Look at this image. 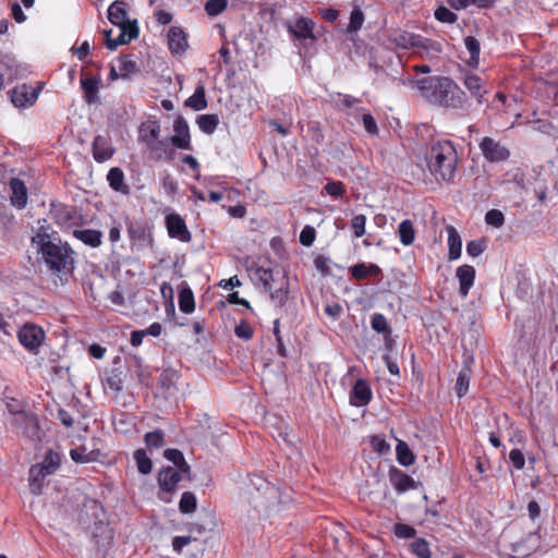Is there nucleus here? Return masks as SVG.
<instances>
[{"label": "nucleus", "instance_id": "nucleus-1", "mask_svg": "<svg viewBox=\"0 0 558 558\" xmlns=\"http://www.w3.org/2000/svg\"><path fill=\"white\" fill-rule=\"evenodd\" d=\"M48 269L61 280L66 279L74 269V252L60 238L38 231L32 239Z\"/></svg>", "mask_w": 558, "mask_h": 558}, {"label": "nucleus", "instance_id": "nucleus-2", "mask_svg": "<svg viewBox=\"0 0 558 558\" xmlns=\"http://www.w3.org/2000/svg\"><path fill=\"white\" fill-rule=\"evenodd\" d=\"M421 95L430 104L447 109H465V93L450 78L428 76L416 81Z\"/></svg>", "mask_w": 558, "mask_h": 558}, {"label": "nucleus", "instance_id": "nucleus-3", "mask_svg": "<svg viewBox=\"0 0 558 558\" xmlns=\"http://www.w3.org/2000/svg\"><path fill=\"white\" fill-rule=\"evenodd\" d=\"M425 160L436 180L451 181L453 179L458 155L451 142H433L426 150Z\"/></svg>", "mask_w": 558, "mask_h": 558}, {"label": "nucleus", "instance_id": "nucleus-4", "mask_svg": "<svg viewBox=\"0 0 558 558\" xmlns=\"http://www.w3.org/2000/svg\"><path fill=\"white\" fill-rule=\"evenodd\" d=\"M250 277L254 284L262 287L269 293L270 300L278 306H283L288 301L289 278L279 268L252 267Z\"/></svg>", "mask_w": 558, "mask_h": 558}, {"label": "nucleus", "instance_id": "nucleus-5", "mask_svg": "<svg viewBox=\"0 0 558 558\" xmlns=\"http://www.w3.org/2000/svg\"><path fill=\"white\" fill-rule=\"evenodd\" d=\"M389 40L399 48L413 49L421 57H436L442 52L440 43L427 39L407 31H398L390 35Z\"/></svg>", "mask_w": 558, "mask_h": 558}, {"label": "nucleus", "instance_id": "nucleus-6", "mask_svg": "<svg viewBox=\"0 0 558 558\" xmlns=\"http://www.w3.org/2000/svg\"><path fill=\"white\" fill-rule=\"evenodd\" d=\"M251 481L259 493V495L254 498L256 505L260 504L265 509H268L281 502L279 489L275 485L260 476H254Z\"/></svg>", "mask_w": 558, "mask_h": 558}, {"label": "nucleus", "instance_id": "nucleus-7", "mask_svg": "<svg viewBox=\"0 0 558 558\" xmlns=\"http://www.w3.org/2000/svg\"><path fill=\"white\" fill-rule=\"evenodd\" d=\"M20 343L29 352L36 354L45 340L44 330L33 324H25L17 333Z\"/></svg>", "mask_w": 558, "mask_h": 558}, {"label": "nucleus", "instance_id": "nucleus-8", "mask_svg": "<svg viewBox=\"0 0 558 558\" xmlns=\"http://www.w3.org/2000/svg\"><path fill=\"white\" fill-rule=\"evenodd\" d=\"M119 31V35L116 38L111 37V29L105 31L106 46L109 50H116L119 46L137 38L140 34L136 21L133 24L120 26Z\"/></svg>", "mask_w": 558, "mask_h": 558}, {"label": "nucleus", "instance_id": "nucleus-9", "mask_svg": "<svg viewBox=\"0 0 558 558\" xmlns=\"http://www.w3.org/2000/svg\"><path fill=\"white\" fill-rule=\"evenodd\" d=\"M480 148L485 159L490 162L505 161L510 156L509 150L492 137H484L480 143Z\"/></svg>", "mask_w": 558, "mask_h": 558}, {"label": "nucleus", "instance_id": "nucleus-10", "mask_svg": "<svg viewBox=\"0 0 558 558\" xmlns=\"http://www.w3.org/2000/svg\"><path fill=\"white\" fill-rule=\"evenodd\" d=\"M13 424L23 435L32 439L39 438V426L37 415L31 412H17L14 415Z\"/></svg>", "mask_w": 558, "mask_h": 558}, {"label": "nucleus", "instance_id": "nucleus-11", "mask_svg": "<svg viewBox=\"0 0 558 558\" xmlns=\"http://www.w3.org/2000/svg\"><path fill=\"white\" fill-rule=\"evenodd\" d=\"M39 89L31 85L22 84L13 88L11 94L12 104L16 108H27L35 104Z\"/></svg>", "mask_w": 558, "mask_h": 558}, {"label": "nucleus", "instance_id": "nucleus-12", "mask_svg": "<svg viewBox=\"0 0 558 558\" xmlns=\"http://www.w3.org/2000/svg\"><path fill=\"white\" fill-rule=\"evenodd\" d=\"M190 472H183L182 469L167 466L160 470L158 473V484L165 492H173L180 481L184 476L189 475Z\"/></svg>", "mask_w": 558, "mask_h": 558}, {"label": "nucleus", "instance_id": "nucleus-13", "mask_svg": "<svg viewBox=\"0 0 558 558\" xmlns=\"http://www.w3.org/2000/svg\"><path fill=\"white\" fill-rule=\"evenodd\" d=\"M174 135L171 136V144L179 149H191L190 129L183 117H178L173 122Z\"/></svg>", "mask_w": 558, "mask_h": 558}, {"label": "nucleus", "instance_id": "nucleus-14", "mask_svg": "<svg viewBox=\"0 0 558 558\" xmlns=\"http://www.w3.org/2000/svg\"><path fill=\"white\" fill-rule=\"evenodd\" d=\"M161 125L159 121L155 119H148L142 122L138 126L137 142L143 147L151 144L154 141L160 137Z\"/></svg>", "mask_w": 558, "mask_h": 558}, {"label": "nucleus", "instance_id": "nucleus-15", "mask_svg": "<svg viewBox=\"0 0 558 558\" xmlns=\"http://www.w3.org/2000/svg\"><path fill=\"white\" fill-rule=\"evenodd\" d=\"M168 233L171 238L181 242H190L191 233L187 230L185 221L178 214H170L166 217Z\"/></svg>", "mask_w": 558, "mask_h": 558}, {"label": "nucleus", "instance_id": "nucleus-16", "mask_svg": "<svg viewBox=\"0 0 558 558\" xmlns=\"http://www.w3.org/2000/svg\"><path fill=\"white\" fill-rule=\"evenodd\" d=\"M373 397L371 386L365 379H357L350 392V403L353 407L367 405Z\"/></svg>", "mask_w": 558, "mask_h": 558}, {"label": "nucleus", "instance_id": "nucleus-17", "mask_svg": "<svg viewBox=\"0 0 558 558\" xmlns=\"http://www.w3.org/2000/svg\"><path fill=\"white\" fill-rule=\"evenodd\" d=\"M169 50L174 54H182L186 51L187 36L181 27L172 26L167 36Z\"/></svg>", "mask_w": 558, "mask_h": 558}, {"label": "nucleus", "instance_id": "nucleus-18", "mask_svg": "<svg viewBox=\"0 0 558 558\" xmlns=\"http://www.w3.org/2000/svg\"><path fill=\"white\" fill-rule=\"evenodd\" d=\"M456 277L459 280V294L465 298L474 284L475 268L471 265L459 266L456 270Z\"/></svg>", "mask_w": 558, "mask_h": 558}, {"label": "nucleus", "instance_id": "nucleus-19", "mask_svg": "<svg viewBox=\"0 0 558 558\" xmlns=\"http://www.w3.org/2000/svg\"><path fill=\"white\" fill-rule=\"evenodd\" d=\"M10 190L12 192L10 201L12 206L22 209L27 204V186L24 181L19 178L10 180Z\"/></svg>", "mask_w": 558, "mask_h": 558}, {"label": "nucleus", "instance_id": "nucleus-20", "mask_svg": "<svg viewBox=\"0 0 558 558\" xmlns=\"http://www.w3.org/2000/svg\"><path fill=\"white\" fill-rule=\"evenodd\" d=\"M114 153L110 141L102 136L97 135L93 141V157L97 162H105L109 160Z\"/></svg>", "mask_w": 558, "mask_h": 558}, {"label": "nucleus", "instance_id": "nucleus-21", "mask_svg": "<svg viewBox=\"0 0 558 558\" xmlns=\"http://www.w3.org/2000/svg\"><path fill=\"white\" fill-rule=\"evenodd\" d=\"M149 157L155 161L171 160L173 150L170 148L166 140H156L151 144L144 147Z\"/></svg>", "mask_w": 558, "mask_h": 558}, {"label": "nucleus", "instance_id": "nucleus-22", "mask_svg": "<svg viewBox=\"0 0 558 558\" xmlns=\"http://www.w3.org/2000/svg\"><path fill=\"white\" fill-rule=\"evenodd\" d=\"M126 3L122 0L113 1L108 8V20L118 27L133 24L126 20Z\"/></svg>", "mask_w": 558, "mask_h": 558}, {"label": "nucleus", "instance_id": "nucleus-23", "mask_svg": "<svg viewBox=\"0 0 558 558\" xmlns=\"http://www.w3.org/2000/svg\"><path fill=\"white\" fill-rule=\"evenodd\" d=\"M101 85V77L99 75L82 77L81 86L84 92L85 101L88 105L95 104L98 101V92Z\"/></svg>", "mask_w": 558, "mask_h": 558}, {"label": "nucleus", "instance_id": "nucleus-24", "mask_svg": "<svg viewBox=\"0 0 558 558\" xmlns=\"http://www.w3.org/2000/svg\"><path fill=\"white\" fill-rule=\"evenodd\" d=\"M288 29L299 39H313L314 22L307 17H300L293 25H288Z\"/></svg>", "mask_w": 558, "mask_h": 558}, {"label": "nucleus", "instance_id": "nucleus-25", "mask_svg": "<svg viewBox=\"0 0 558 558\" xmlns=\"http://www.w3.org/2000/svg\"><path fill=\"white\" fill-rule=\"evenodd\" d=\"M447 243H448V259L450 262L457 260L460 258L462 253V240L457 231V229L452 226L447 227Z\"/></svg>", "mask_w": 558, "mask_h": 558}, {"label": "nucleus", "instance_id": "nucleus-26", "mask_svg": "<svg viewBox=\"0 0 558 558\" xmlns=\"http://www.w3.org/2000/svg\"><path fill=\"white\" fill-rule=\"evenodd\" d=\"M107 181L113 191L123 195L130 193V186L124 182V173L120 168H111L107 174Z\"/></svg>", "mask_w": 558, "mask_h": 558}, {"label": "nucleus", "instance_id": "nucleus-27", "mask_svg": "<svg viewBox=\"0 0 558 558\" xmlns=\"http://www.w3.org/2000/svg\"><path fill=\"white\" fill-rule=\"evenodd\" d=\"M464 85L473 97L477 99L480 104L483 102L486 88L483 85V81L477 75H466L464 78Z\"/></svg>", "mask_w": 558, "mask_h": 558}, {"label": "nucleus", "instance_id": "nucleus-28", "mask_svg": "<svg viewBox=\"0 0 558 558\" xmlns=\"http://www.w3.org/2000/svg\"><path fill=\"white\" fill-rule=\"evenodd\" d=\"M73 235L84 244L98 247L101 244L102 233L94 229L74 230Z\"/></svg>", "mask_w": 558, "mask_h": 558}, {"label": "nucleus", "instance_id": "nucleus-29", "mask_svg": "<svg viewBox=\"0 0 558 558\" xmlns=\"http://www.w3.org/2000/svg\"><path fill=\"white\" fill-rule=\"evenodd\" d=\"M351 275L356 280L364 279L366 277H377L381 269L376 264H356L350 269Z\"/></svg>", "mask_w": 558, "mask_h": 558}, {"label": "nucleus", "instance_id": "nucleus-30", "mask_svg": "<svg viewBox=\"0 0 558 558\" xmlns=\"http://www.w3.org/2000/svg\"><path fill=\"white\" fill-rule=\"evenodd\" d=\"M185 106L195 111H201L207 108L206 90L203 85H198L193 95L185 100Z\"/></svg>", "mask_w": 558, "mask_h": 558}, {"label": "nucleus", "instance_id": "nucleus-31", "mask_svg": "<svg viewBox=\"0 0 558 558\" xmlns=\"http://www.w3.org/2000/svg\"><path fill=\"white\" fill-rule=\"evenodd\" d=\"M48 476L46 472L37 464L33 465L29 470V488L33 494L40 495L45 477Z\"/></svg>", "mask_w": 558, "mask_h": 558}, {"label": "nucleus", "instance_id": "nucleus-32", "mask_svg": "<svg viewBox=\"0 0 558 558\" xmlns=\"http://www.w3.org/2000/svg\"><path fill=\"white\" fill-rule=\"evenodd\" d=\"M398 235L400 239V242L404 246H410L413 244L415 240V229L413 226V222L410 219H405L400 222L398 227Z\"/></svg>", "mask_w": 558, "mask_h": 558}, {"label": "nucleus", "instance_id": "nucleus-33", "mask_svg": "<svg viewBox=\"0 0 558 558\" xmlns=\"http://www.w3.org/2000/svg\"><path fill=\"white\" fill-rule=\"evenodd\" d=\"M61 464V456L60 453L49 450L43 462L38 463V465L46 472V474L51 475L58 471Z\"/></svg>", "mask_w": 558, "mask_h": 558}, {"label": "nucleus", "instance_id": "nucleus-34", "mask_svg": "<svg viewBox=\"0 0 558 558\" xmlns=\"http://www.w3.org/2000/svg\"><path fill=\"white\" fill-rule=\"evenodd\" d=\"M332 105L339 110H348L354 107V105L361 102V100L351 95L335 93L330 95Z\"/></svg>", "mask_w": 558, "mask_h": 558}, {"label": "nucleus", "instance_id": "nucleus-35", "mask_svg": "<svg viewBox=\"0 0 558 558\" xmlns=\"http://www.w3.org/2000/svg\"><path fill=\"white\" fill-rule=\"evenodd\" d=\"M196 123L203 133L213 134L219 124V117L217 114H201L197 117Z\"/></svg>", "mask_w": 558, "mask_h": 558}, {"label": "nucleus", "instance_id": "nucleus-36", "mask_svg": "<svg viewBox=\"0 0 558 558\" xmlns=\"http://www.w3.org/2000/svg\"><path fill=\"white\" fill-rule=\"evenodd\" d=\"M163 457L173 463L172 468L182 469L183 472H190L191 468L186 463L183 453L178 449H166Z\"/></svg>", "mask_w": 558, "mask_h": 558}, {"label": "nucleus", "instance_id": "nucleus-37", "mask_svg": "<svg viewBox=\"0 0 558 558\" xmlns=\"http://www.w3.org/2000/svg\"><path fill=\"white\" fill-rule=\"evenodd\" d=\"M134 460L136 462L140 473L147 475L151 472L153 463H151L150 458H148V456L144 449L135 450Z\"/></svg>", "mask_w": 558, "mask_h": 558}, {"label": "nucleus", "instance_id": "nucleus-38", "mask_svg": "<svg viewBox=\"0 0 558 558\" xmlns=\"http://www.w3.org/2000/svg\"><path fill=\"white\" fill-rule=\"evenodd\" d=\"M464 45L466 50L470 53L469 63L471 65H476L480 59L481 45L480 41L473 36H466L464 38Z\"/></svg>", "mask_w": 558, "mask_h": 558}, {"label": "nucleus", "instance_id": "nucleus-39", "mask_svg": "<svg viewBox=\"0 0 558 558\" xmlns=\"http://www.w3.org/2000/svg\"><path fill=\"white\" fill-rule=\"evenodd\" d=\"M397 460L401 465L408 466L414 462V456L404 441H399L396 447Z\"/></svg>", "mask_w": 558, "mask_h": 558}, {"label": "nucleus", "instance_id": "nucleus-40", "mask_svg": "<svg viewBox=\"0 0 558 558\" xmlns=\"http://www.w3.org/2000/svg\"><path fill=\"white\" fill-rule=\"evenodd\" d=\"M197 499L192 492H184L179 502V509L182 513H192L196 510Z\"/></svg>", "mask_w": 558, "mask_h": 558}, {"label": "nucleus", "instance_id": "nucleus-41", "mask_svg": "<svg viewBox=\"0 0 558 558\" xmlns=\"http://www.w3.org/2000/svg\"><path fill=\"white\" fill-rule=\"evenodd\" d=\"M469 386H470V371L465 368V369L460 371L457 381H456L454 390H456L457 396L459 398H462L463 396H465V393L469 390Z\"/></svg>", "mask_w": 558, "mask_h": 558}, {"label": "nucleus", "instance_id": "nucleus-42", "mask_svg": "<svg viewBox=\"0 0 558 558\" xmlns=\"http://www.w3.org/2000/svg\"><path fill=\"white\" fill-rule=\"evenodd\" d=\"M179 307L180 311L190 314L195 308V302L193 293L190 290H184L179 295Z\"/></svg>", "mask_w": 558, "mask_h": 558}, {"label": "nucleus", "instance_id": "nucleus-43", "mask_svg": "<svg viewBox=\"0 0 558 558\" xmlns=\"http://www.w3.org/2000/svg\"><path fill=\"white\" fill-rule=\"evenodd\" d=\"M165 435L160 429L149 432L145 435V444L150 449H159L165 445Z\"/></svg>", "mask_w": 558, "mask_h": 558}, {"label": "nucleus", "instance_id": "nucleus-44", "mask_svg": "<svg viewBox=\"0 0 558 558\" xmlns=\"http://www.w3.org/2000/svg\"><path fill=\"white\" fill-rule=\"evenodd\" d=\"M364 23V13L359 8L352 10L350 15V23L348 25L347 32L350 34L356 33L361 29Z\"/></svg>", "mask_w": 558, "mask_h": 558}, {"label": "nucleus", "instance_id": "nucleus-45", "mask_svg": "<svg viewBox=\"0 0 558 558\" xmlns=\"http://www.w3.org/2000/svg\"><path fill=\"white\" fill-rule=\"evenodd\" d=\"M228 7V0H208L204 9L209 16H217L221 14Z\"/></svg>", "mask_w": 558, "mask_h": 558}, {"label": "nucleus", "instance_id": "nucleus-46", "mask_svg": "<svg viewBox=\"0 0 558 558\" xmlns=\"http://www.w3.org/2000/svg\"><path fill=\"white\" fill-rule=\"evenodd\" d=\"M411 549L418 558H430L432 553L428 543L424 538H417L411 544Z\"/></svg>", "mask_w": 558, "mask_h": 558}, {"label": "nucleus", "instance_id": "nucleus-47", "mask_svg": "<svg viewBox=\"0 0 558 558\" xmlns=\"http://www.w3.org/2000/svg\"><path fill=\"white\" fill-rule=\"evenodd\" d=\"M372 328L379 333L390 335L391 329L387 323L386 317L383 314L376 313L372 316L371 320Z\"/></svg>", "mask_w": 558, "mask_h": 558}, {"label": "nucleus", "instance_id": "nucleus-48", "mask_svg": "<svg viewBox=\"0 0 558 558\" xmlns=\"http://www.w3.org/2000/svg\"><path fill=\"white\" fill-rule=\"evenodd\" d=\"M366 220V216L362 214L355 215L351 219V229L355 238H361L365 234Z\"/></svg>", "mask_w": 558, "mask_h": 558}, {"label": "nucleus", "instance_id": "nucleus-49", "mask_svg": "<svg viewBox=\"0 0 558 558\" xmlns=\"http://www.w3.org/2000/svg\"><path fill=\"white\" fill-rule=\"evenodd\" d=\"M434 15L435 19L441 23L453 24L458 20L456 13H453L451 10L442 5L435 10Z\"/></svg>", "mask_w": 558, "mask_h": 558}, {"label": "nucleus", "instance_id": "nucleus-50", "mask_svg": "<svg viewBox=\"0 0 558 558\" xmlns=\"http://www.w3.org/2000/svg\"><path fill=\"white\" fill-rule=\"evenodd\" d=\"M485 222L494 228H500L505 223V216L499 209H490L485 215Z\"/></svg>", "mask_w": 558, "mask_h": 558}, {"label": "nucleus", "instance_id": "nucleus-51", "mask_svg": "<svg viewBox=\"0 0 558 558\" xmlns=\"http://www.w3.org/2000/svg\"><path fill=\"white\" fill-rule=\"evenodd\" d=\"M71 459L76 463H87L92 461L90 453L85 447H78L70 450Z\"/></svg>", "mask_w": 558, "mask_h": 558}, {"label": "nucleus", "instance_id": "nucleus-52", "mask_svg": "<svg viewBox=\"0 0 558 558\" xmlns=\"http://www.w3.org/2000/svg\"><path fill=\"white\" fill-rule=\"evenodd\" d=\"M316 238V231L311 226H305L300 233V243L304 246H312Z\"/></svg>", "mask_w": 558, "mask_h": 558}, {"label": "nucleus", "instance_id": "nucleus-53", "mask_svg": "<svg viewBox=\"0 0 558 558\" xmlns=\"http://www.w3.org/2000/svg\"><path fill=\"white\" fill-rule=\"evenodd\" d=\"M486 248L483 240H473L466 244V253L472 257L480 256Z\"/></svg>", "mask_w": 558, "mask_h": 558}, {"label": "nucleus", "instance_id": "nucleus-54", "mask_svg": "<svg viewBox=\"0 0 558 558\" xmlns=\"http://www.w3.org/2000/svg\"><path fill=\"white\" fill-rule=\"evenodd\" d=\"M533 130L542 132L544 134H551L554 131V125L551 122L542 120V119H535L529 122Z\"/></svg>", "mask_w": 558, "mask_h": 558}, {"label": "nucleus", "instance_id": "nucleus-55", "mask_svg": "<svg viewBox=\"0 0 558 558\" xmlns=\"http://www.w3.org/2000/svg\"><path fill=\"white\" fill-rule=\"evenodd\" d=\"M413 484H414L413 478L407 474H400L393 481V485H395L396 489L399 492L408 490L409 488H411L413 486Z\"/></svg>", "mask_w": 558, "mask_h": 558}, {"label": "nucleus", "instance_id": "nucleus-56", "mask_svg": "<svg viewBox=\"0 0 558 558\" xmlns=\"http://www.w3.org/2000/svg\"><path fill=\"white\" fill-rule=\"evenodd\" d=\"M234 333L238 338L248 340L253 337V328L246 322H241L235 326Z\"/></svg>", "mask_w": 558, "mask_h": 558}, {"label": "nucleus", "instance_id": "nucleus-57", "mask_svg": "<svg viewBox=\"0 0 558 558\" xmlns=\"http://www.w3.org/2000/svg\"><path fill=\"white\" fill-rule=\"evenodd\" d=\"M395 534L400 538H411L415 536L416 531L408 524L397 523L395 525Z\"/></svg>", "mask_w": 558, "mask_h": 558}, {"label": "nucleus", "instance_id": "nucleus-58", "mask_svg": "<svg viewBox=\"0 0 558 558\" xmlns=\"http://www.w3.org/2000/svg\"><path fill=\"white\" fill-rule=\"evenodd\" d=\"M325 191L330 196L341 197L344 195L345 190L343 184L339 181H331L325 185Z\"/></svg>", "mask_w": 558, "mask_h": 558}, {"label": "nucleus", "instance_id": "nucleus-59", "mask_svg": "<svg viewBox=\"0 0 558 558\" xmlns=\"http://www.w3.org/2000/svg\"><path fill=\"white\" fill-rule=\"evenodd\" d=\"M193 541L194 538L190 535L175 536L172 539V548L177 554H181L182 549Z\"/></svg>", "mask_w": 558, "mask_h": 558}, {"label": "nucleus", "instance_id": "nucleus-60", "mask_svg": "<svg viewBox=\"0 0 558 558\" xmlns=\"http://www.w3.org/2000/svg\"><path fill=\"white\" fill-rule=\"evenodd\" d=\"M362 121L364 129L368 134L376 135L378 133L377 123L371 113H363Z\"/></svg>", "mask_w": 558, "mask_h": 558}, {"label": "nucleus", "instance_id": "nucleus-61", "mask_svg": "<svg viewBox=\"0 0 558 558\" xmlns=\"http://www.w3.org/2000/svg\"><path fill=\"white\" fill-rule=\"evenodd\" d=\"M371 445L373 449L378 453H386L390 449L389 444L381 436H373L371 439Z\"/></svg>", "mask_w": 558, "mask_h": 558}, {"label": "nucleus", "instance_id": "nucleus-62", "mask_svg": "<svg viewBox=\"0 0 558 558\" xmlns=\"http://www.w3.org/2000/svg\"><path fill=\"white\" fill-rule=\"evenodd\" d=\"M509 459L517 470H522L525 464V459L521 450L512 449L509 452Z\"/></svg>", "mask_w": 558, "mask_h": 558}, {"label": "nucleus", "instance_id": "nucleus-63", "mask_svg": "<svg viewBox=\"0 0 558 558\" xmlns=\"http://www.w3.org/2000/svg\"><path fill=\"white\" fill-rule=\"evenodd\" d=\"M128 232L132 241L145 240L146 232L145 229L141 226L131 225L128 229Z\"/></svg>", "mask_w": 558, "mask_h": 558}, {"label": "nucleus", "instance_id": "nucleus-64", "mask_svg": "<svg viewBox=\"0 0 558 558\" xmlns=\"http://www.w3.org/2000/svg\"><path fill=\"white\" fill-rule=\"evenodd\" d=\"M11 14H12V17L17 22V23H23L27 20V16L26 14L23 12L21 5L17 3V2H14L12 5H11Z\"/></svg>", "mask_w": 558, "mask_h": 558}]
</instances>
